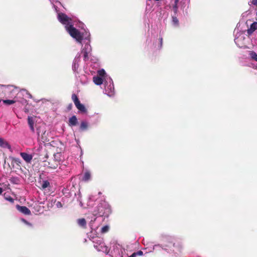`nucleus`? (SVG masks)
Here are the masks:
<instances>
[{"mask_svg": "<svg viewBox=\"0 0 257 257\" xmlns=\"http://www.w3.org/2000/svg\"><path fill=\"white\" fill-rule=\"evenodd\" d=\"M57 18L61 24L65 25L66 31L77 42L81 43L82 40H89L90 35L89 32L85 30L84 24L79 22V27L84 30V32H81L74 27V20L68 17L66 14L58 13Z\"/></svg>", "mask_w": 257, "mask_h": 257, "instance_id": "nucleus-1", "label": "nucleus"}, {"mask_svg": "<svg viewBox=\"0 0 257 257\" xmlns=\"http://www.w3.org/2000/svg\"><path fill=\"white\" fill-rule=\"evenodd\" d=\"M111 213V208L109 205L103 201L100 203L97 207V210L94 211V216H108Z\"/></svg>", "mask_w": 257, "mask_h": 257, "instance_id": "nucleus-2", "label": "nucleus"}, {"mask_svg": "<svg viewBox=\"0 0 257 257\" xmlns=\"http://www.w3.org/2000/svg\"><path fill=\"white\" fill-rule=\"evenodd\" d=\"M92 242L94 243V248L98 251H102L106 254L108 253V248L105 245L102 238L98 237H93L92 238Z\"/></svg>", "mask_w": 257, "mask_h": 257, "instance_id": "nucleus-3", "label": "nucleus"}, {"mask_svg": "<svg viewBox=\"0 0 257 257\" xmlns=\"http://www.w3.org/2000/svg\"><path fill=\"white\" fill-rule=\"evenodd\" d=\"M104 83V93L108 96L111 97L114 94V88L112 79L109 77L105 78Z\"/></svg>", "mask_w": 257, "mask_h": 257, "instance_id": "nucleus-4", "label": "nucleus"}, {"mask_svg": "<svg viewBox=\"0 0 257 257\" xmlns=\"http://www.w3.org/2000/svg\"><path fill=\"white\" fill-rule=\"evenodd\" d=\"M106 77H109V76L106 75L104 69H101L98 71L96 76L93 77V81L96 85H100L105 83Z\"/></svg>", "mask_w": 257, "mask_h": 257, "instance_id": "nucleus-5", "label": "nucleus"}, {"mask_svg": "<svg viewBox=\"0 0 257 257\" xmlns=\"http://www.w3.org/2000/svg\"><path fill=\"white\" fill-rule=\"evenodd\" d=\"M91 51V47L90 44L87 43L82 49V52L84 54V59L86 61L88 58V54Z\"/></svg>", "mask_w": 257, "mask_h": 257, "instance_id": "nucleus-6", "label": "nucleus"}, {"mask_svg": "<svg viewBox=\"0 0 257 257\" xmlns=\"http://www.w3.org/2000/svg\"><path fill=\"white\" fill-rule=\"evenodd\" d=\"M80 61V54H78L76 57H75L73 64H72V69L74 72H76L79 66V62Z\"/></svg>", "mask_w": 257, "mask_h": 257, "instance_id": "nucleus-7", "label": "nucleus"}, {"mask_svg": "<svg viewBox=\"0 0 257 257\" xmlns=\"http://www.w3.org/2000/svg\"><path fill=\"white\" fill-rule=\"evenodd\" d=\"M17 209L22 213L26 215H30L31 214V211L26 206H20L19 205H17L16 206Z\"/></svg>", "mask_w": 257, "mask_h": 257, "instance_id": "nucleus-8", "label": "nucleus"}, {"mask_svg": "<svg viewBox=\"0 0 257 257\" xmlns=\"http://www.w3.org/2000/svg\"><path fill=\"white\" fill-rule=\"evenodd\" d=\"M3 103L5 104L8 105H11V104H13L16 103V102H22V101L18 99V96H15L14 98L13 99H12V100H10V99L3 100Z\"/></svg>", "mask_w": 257, "mask_h": 257, "instance_id": "nucleus-9", "label": "nucleus"}, {"mask_svg": "<svg viewBox=\"0 0 257 257\" xmlns=\"http://www.w3.org/2000/svg\"><path fill=\"white\" fill-rule=\"evenodd\" d=\"M22 158L27 162L30 163L32 160L33 156L31 155L28 154L26 153L22 152L20 153Z\"/></svg>", "mask_w": 257, "mask_h": 257, "instance_id": "nucleus-10", "label": "nucleus"}, {"mask_svg": "<svg viewBox=\"0 0 257 257\" xmlns=\"http://www.w3.org/2000/svg\"><path fill=\"white\" fill-rule=\"evenodd\" d=\"M243 39L244 37L242 35L239 34V36L238 37H236V35L235 36V37L234 38V42L239 47H242V44L240 43V41L242 40Z\"/></svg>", "mask_w": 257, "mask_h": 257, "instance_id": "nucleus-11", "label": "nucleus"}, {"mask_svg": "<svg viewBox=\"0 0 257 257\" xmlns=\"http://www.w3.org/2000/svg\"><path fill=\"white\" fill-rule=\"evenodd\" d=\"M78 121L75 115H73L69 119V125L71 126H75L77 124Z\"/></svg>", "mask_w": 257, "mask_h": 257, "instance_id": "nucleus-12", "label": "nucleus"}, {"mask_svg": "<svg viewBox=\"0 0 257 257\" xmlns=\"http://www.w3.org/2000/svg\"><path fill=\"white\" fill-rule=\"evenodd\" d=\"M76 107L81 112H86V109L84 105L82 104H81L80 101L77 102L76 104H75Z\"/></svg>", "mask_w": 257, "mask_h": 257, "instance_id": "nucleus-13", "label": "nucleus"}, {"mask_svg": "<svg viewBox=\"0 0 257 257\" xmlns=\"http://www.w3.org/2000/svg\"><path fill=\"white\" fill-rule=\"evenodd\" d=\"M257 29V22H253L247 30V33L249 35L251 34Z\"/></svg>", "mask_w": 257, "mask_h": 257, "instance_id": "nucleus-14", "label": "nucleus"}, {"mask_svg": "<svg viewBox=\"0 0 257 257\" xmlns=\"http://www.w3.org/2000/svg\"><path fill=\"white\" fill-rule=\"evenodd\" d=\"M28 124H29V125L30 127V129L33 132H34L35 131V128H34V121L33 120V117H32V116H28Z\"/></svg>", "mask_w": 257, "mask_h": 257, "instance_id": "nucleus-15", "label": "nucleus"}, {"mask_svg": "<svg viewBox=\"0 0 257 257\" xmlns=\"http://www.w3.org/2000/svg\"><path fill=\"white\" fill-rule=\"evenodd\" d=\"M90 179H91L90 172L88 170L85 171L84 173V175H83V176L82 178V180L86 182V181H88L90 180Z\"/></svg>", "mask_w": 257, "mask_h": 257, "instance_id": "nucleus-16", "label": "nucleus"}, {"mask_svg": "<svg viewBox=\"0 0 257 257\" xmlns=\"http://www.w3.org/2000/svg\"><path fill=\"white\" fill-rule=\"evenodd\" d=\"M0 147L4 148H10V146L9 143L2 138H0Z\"/></svg>", "mask_w": 257, "mask_h": 257, "instance_id": "nucleus-17", "label": "nucleus"}, {"mask_svg": "<svg viewBox=\"0 0 257 257\" xmlns=\"http://www.w3.org/2000/svg\"><path fill=\"white\" fill-rule=\"evenodd\" d=\"M78 225L81 227L85 228L86 225V222L84 218L78 219L77 220Z\"/></svg>", "mask_w": 257, "mask_h": 257, "instance_id": "nucleus-18", "label": "nucleus"}, {"mask_svg": "<svg viewBox=\"0 0 257 257\" xmlns=\"http://www.w3.org/2000/svg\"><path fill=\"white\" fill-rule=\"evenodd\" d=\"M88 126V123L86 121H82L81 122L80 125V129L82 131H85L87 129Z\"/></svg>", "mask_w": 257, "mask_h": 257, "instance_id": "nucleus-19", "label": "nucleus"}, {"mask_svg": "<svg viewBox=\"0 0 257 257\" xmlns=\"http://www.w3.org/2000/svg\"><path fill=\"white\" fill-rule=\"evenodd\" d=\"M38 138L41 139V141L43 142H47L48 141L47 137L46 136V131H45L43 134L40 136V132L38 131L37 132Z\"/></svg>", "mask_w": 257, "mask_h": 257, "instance_id": "nucleus-20", "label": "nucleus"}, {"mask_svg": "<svg viewBox=\"0 0 257 257\" xmlns=\"http://www.w3.org/2000/svg\"><path fill=\"white\" fill-rule=\"evenodd\" d=\"M10 182L14 184H18L20 183V179L17 177H13L10 179Z\"/></svg>", "mask_w": 257, "mask_h": 257, "instance_id": "nucleus-21", "label": "nucleus"}, {"mask_svg": "<svg viewBox=\"0 0 257 257\" xmlns=\"http://www.w3.org/2000/svg\"><path fill=\"white\" fill-rule=\"evenodd\" d=\"M174 239V238L168 236H165L163 238L164 242H168L170 244L172 243Z\"/></svg>", "mask_w": 257, "mask_h": 257, "instance_id": "nucleus-22", "label": "nucleus"}, {"mask_svg": "<svg viewBox=\"0 0 257 257\" xmlns=\"http://www.w3.org/2000/svg\"><path fill=\"white\" fill-rule=\"evenodd\" d=\"M249 55L254 61L257 62V54L254 51H250Z\"/></svg>", "mask_w": 257, "mask_h": 257, "instance_id": "nucleus-23", "label": "nucleus"}, {"mask_svg": "<svg viewBox=\"0 0 257 257\" xmlns=\"http://www.w3.org/2000/svg\"><path fill=\"white\" fill-rule=\"evenodd\" d=\"M50 186V183L47 180H44L42 182V188L44 189Z\"/></svg>", "mask_w": 257, "mask_h": 257, "instance_id": "nucleus-24", "label": "nucleus"}, {"mask_svg": "<svg viewBox=\"0 0 257 257\" xmlns=\"http://www.w3.org/2000/svg\"><path fill=\"white\" fill-rule=\"evenodd\" d=\"M172 23L173 25L177 26L179 24V21L176 16H173L172 17Z\"/></svg>", "mask_w": 257, "mask_h": 257, "instance_id": "nucleus-25", "label": "nucleus"}, {"mask_svg": "<svg viewBox=\"0 0 257 257\" xmlns=\"http://www.w3.org/2000/svg\"><path fill=\"white\" fill-rule=\"evenodd\" d=\"M4 198H5V199L6 200H7V201H8L10 202L11 203H14V199L12 197H11V196H6V195L5 194V195H4Z\"/></svg>", "mask_w": 257, "mask_h": 257, "instance_id": "nucleus-26", "label": "nucleus"}, {"mask_svg": "<svg viewBox=\"0 0 257 257\" xmlns=\"http://www.w3.org/2000/svg\"><path fill=\"white\" fill-rule=\"evenodd\" d=\"M177 5H178V4H176V3L172 4L173 10V11H174L175 14H177V11H178V6H177Z\"/></svg>", "mask_w": 257, "mask_h": 257, "instance_id": "nucleus-27", "label": "nucleus"}, {"mask_svg": "<svg viewBox=\"0 0 257 257\" xmlns=\"http://www.w3.org/2000/svg\"><path fill=\"white\" fill-rule=\"evenodd\" d=\"M72 99L73 100L74 104H76L77 102L79 101L77 96L74 94L72 95Z\"/></svg>", "mask_w": 257, "mask_h": 257, "instance_id": "nucleus-28", "label": "nucleus"}, {"mask_svg": "<svg viewBox=\"0 0 257 257\" xmlns=\"http://www.w3.org/2000/svg\"><path fill=\"white\" fill-rule=\"evenodd\" d=\"M109 230V226L107 225H105L102 227L101 228V232L105 233L107 232Z\"/></svg>", "mask_w": 257, "mask_h": 257, "instance_id": "nucleus-29", "label": "nucleus"}, {"mask_svg": "<svg viewBox=\"0 0 257 257\" xmlns=\"http://www.w3.org/2000/svg\"><path fill=\"white\" fill-rule=\"evenodd\" d=\"M56 206L58 208H61V207H62L63 205H62V204L61 203V202L58 201L56 203Z\"/></svg>", "mask_w": 257, "mask_h": 257, "instance_id": "nucleus-30", "label": "nucleus"}, {"mask_svg": "<svg viewBox=\"0 0 257 257\" xmlns=\"http://www.w3.org/2000/svg\"><path fill=\"white\" fill-rule=\"evenodd\" d=\"M95 220V218H94L93 220H91L90 221V223H89V226H90V228H91L92 230L93 229V227H92V222H93V221H94Z\"/></svg>", "mask_w": 257, "mask_h": 257, "instance_id": "nucleus-31", "label": "nucleus"}, {"mask_svg": "<svg viewBox=\"0 0 257 257\" xmlns=\"http://www.w3.org/2000/svg\"><path fill=\"white\" fill-rule=\"evenodd\" d=\"M21 220H22V221L23 222H24L25 224H27V225H31V224H30V223H29V222H28L27 220H26L25 219H22Z\"/></svg>", "mask_w": 257, "mask_h": 257, "instance_id": "nucleus-32", "label": "nucleus"}, {"mask_svg": "<svg viewBox=\"0 0 257 257\" xmlns=\"http://www.w3.org/2000/svg\"><path fill=\"white\" fill-rule=\"evenodd\" d=\"M251 4L254 6H257V0H252Z\"/></svg>", "mask_w": 257, "mask_h": 257, "instance_id": "nucleus-33", "label": "nucleus"}, {"mask_svg": "<svg viewBox=\"0 0 257 257\" xmlns=\"http://www.w3.org/2000/svg\"><path fill=\"white\" fill-rule=\"evenodd\" d=\"M23 91L24 92H25L26 93V94L28 95L29 97H31V95L30 94H29L27 91L24 90H23Z\"/></svg>", "mask_w": 257, "mask_h": 257, "instance_id": "nucleus-34", "label": "nucleus"}, {"mask_svg": "<svg viewBox=\"0 0 257 257\" xmlns=\"http://www.w3.org/2000/svg\"><path fill=\"white\" fill-rule=\"evenodd\" d=\"M12 91L14 92V93H17L19 91H18V89L17 88H14L13 89H12Z\"/></svg>", "mask_w": 257, "mask_h": 257, "instance_id": "nucleus-35", "label": "nucleus"}, {"mask_svg": "<svg viewBox=\"0 0 257 257\" xmlns=\"http://www.w3.org/2000/svg\"><path fill=\"white\" fill-rule=\"evenodd\" d=\"M160 41L161 46H162V43H163V38H161L160 39Z\"/></svg>", "mask_w": 257, "mask_h": 257, "instance_id": "nucleus-36", "label": "nucleus"}, {"mask_svg": "<svg viewBox=\"0 0 257 257\" xmlns=\"http://www.w3.org/2000/svg\"><path fill=\"white\" fill-rule=\"evenodd\" d=\"M160 245L159 244L155 245L154 246L153 249H155L156 247H160Z\"/></svg>", "mask_w": 257, "mask_h": 257, "instance_id": "nucleus-37", "label": "nucleus"}, {"mask_svg": "<svg viewBox=\"0 0 257 257\" xmlns=\"http://www.w3.org/2000/svg\"><path fill=\"white\" fill-rule=\"evenodd\" d=\"M3 188H1L0 187V195L2 194V193H3Z\"/></svg>", "mask_w": 257, "mask_h": 257, "instance_id": "nucleus-38", "label": "nucleus"}, {"mask_svg": "<svg viewBox=\"0 0 257 257\" xmlns=\"http://www.w3.org/2000/svg\"><path fill=\"white\" fill-rule=\"evenodd\" d=\"M179 0H174V3L178 4Z\"/></svg>", "mask_w": 257, "mask_h": 257, "instance_id": "nucleus-39", "label": "nucleus"}, {"mask_svg": "<svg viewBox=\"0 0 257 257\" xmlns=\"http://www.w3.org/2000/svg\"><path fill=\"white\" fill-rule=\"evenodd\" d=\"M54 7H55V6H54ZM55 9L56 11V12H57V13H58V11H57V8H55Z\"/></svg>", "mask_w": 257, "mask_h": 257, "instance_id": "nucleus-40", "label": "nucleus"}, {"mask_svg": "<svg viewBox=\"0 0 257 257\" xmlns=\"http://www.w3.org/2000/svg\"><path fill=\"white\" fill-rule=\"evenodd\" d=\"M165 246H170V244L168 245V244H165Z\"/></svg>", "mask_w": 257, "mask_h": 257, "instance_id": "nucleus-41", "label": "nucleus"}, {"mask_svg": "<svg viewBox=\"0 0 257 257\" xmlns=\"http://www.w3.org/2000/svg\"><path fill=\"white\" fill-rule=\"evenodd\" d=\"M21 93H22V92H18V93H17V95H20L21 94Z\"/></svg>", "mask_w": 257, "mask_h": 257, "instance_id": "nucleus-42", "label": "nucleus"}, {"mask_svg": "<svg viewBox=\"0 0 257 257\" xmlns=\"http://www.w3.org/2000/svg\"><path fill=\"white\" fill-rule=\"evenodd\" d=\"M175 244H176V243L174 242L173 244V246L175 247Z\"/></svg>", "mask_w": 257, "mask_h": 257, "instance_id": "nucleus-43", "label": "nucleus"}, {"mask_svg": "<svg viewBox=\"0 0 257 257\" xmlns=\"http://www.w3.org/2000/svg\"><path fill=\"white\" fill-rule=\"evenodd\" d=\"M162 248H163V249H165V250H166V249H167L166 248H163V247H162Z\"/></svg>", "mask_w": 257, "mask_h": 257, "instance_id": "nucleus-44", "label": "nucleus"}]
</instances>
